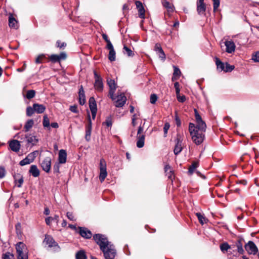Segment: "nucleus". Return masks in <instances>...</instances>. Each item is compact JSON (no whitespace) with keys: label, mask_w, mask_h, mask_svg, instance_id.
I'll use <instances>...</instances> for the list:
<instances>
[{"label":"nucleus","mask_w":259,"mask_h":259,"mask_svg":"<svg viewBox=\"0 0 259 259\" xmlns=\"http://www.w3.org/2000/svg\"><path fill=\"white\" fill-rule=\"evenodd\" d=\"M195 117L196 122V126L193 123H190L189 131L193 141L196 145H200L204 139V132H205L206 125L202 119L201 117L196 109H194Z\"/></svg>","instance_id":"nucleus-1"},{"label":"nucleus","mask_w":259,"mask_h":259,"mask_svg":"<svg viewBox=\"0 0 259 259\" xmlns=\"http://www.w3.org/2000/svg\"><path fill=\"white\" fill-rule=\"evenodd\" d=\"M93 239L99 246L105 259L114 258L116 255V251L114 246L104 235L96 234L93 236Z\"/></svg>","instance_id":"nucleus-2"},{"label":"nucleus","mask_w":259,"mask_h":259,"mask_svg":"<svg viewBox=\"0 0 259 259\" xmlns=\"http://www.w3.org/2000/svg\"><path fill=\"white\" fill-rule=\"evenodd\" d=\"M18 259H28L27 252L23 243L18 242L16 246Z\"/></svg>","instance_id":"nucleus-3"},{"label":"nucleus","mask_w":259,"mask_h":259,"mask_svg":"<svg viewBox=\"0 0 259 259\" xmlns=\"http://www.w3.org/2000/svg\"><path fill=\"white\" fill-rule=\"evenodd\" d=\"M94 78L95 79L94 87L95 90L99 92H102L103 90V79L101 76L99 75L96 71H94Z\"/></svg>","instance_id":"nucleus-4"},{"label":"nucleus","mask_w":259,"mask_h":259,"mask_svg":"<svg viewBox=\"0 0 259 259\" xmlns=\"http://www.w3.org/2000/svg\"><path fill=\"white\" fill-rule=\"evenodd\" d=\"M107 84L109 87V96L112 100H115L114 98V93L116 89V84L114 79L107 78Z\"/></svg>","instance_id":"nucleus-5"},{"label":"nucleus","mask_w":259,"mask_h":259,"mask_svg":"<svg viewBox=\"0 0 259 259\" xmlns=\"http://www.w3.org/2000/svg\"><path fill=\"white\" fill-rule=\"evenodd\" d=\"M115 100H112L115 102V106L116 107H122L124 105L126 101V98L123 93L118 95L116 97L114 96Z\"/></svg>","instance_id":"nucleus-6"},{"label":"nucleus","mask_w":259,"mask_h":259,"mask_svg":"<svg viewBox=\"0 0 259 259\" xmlns=\"http://www.w3.org/2000/svg\"><path fill=\"white\" fill-rule=\"evenodd\" d=\"M245 249L250 254H255L258 251L257 246L252 241H248V242L245 244Z\"/></svg>","instance_id":"nucleus-7"},{"label":"nucleus","mask_w":259,"mask_h":259,"mask_svg":"<svg viewBox=\"0 0 259 259\" xmlns=\"http://www.w3.org/2000/svg\"><path fill=\"white\" fill-rule=\"evenodd\" d=\"M89 107L92 113V118L95 119L97 111V104L94 97H91L89 99Z\"/></svg>","instance_id":"nucleus-8"},{"label":"nucleus","mask_w":259,"mask_h":259,"mask_svg":"<svg viewBox=\"0 0 259 259\" xmlns=\"http://www.w3.org/2000/svg\"><path fill=\"white\" fill-rule=\"evenodd\" d=\"M66 54L65 52H62L59 55H51L49 58L52 62L56 63L60 62L61 60H65L66 58Z\"/></svg>","instance_id":"nucleus-9"},{"label":"nucleus","mask_w":259,"mask_h":259,"mask_svg":"<svg viewBox=\"0 0 259 259\" xmlns=\"http://www.w3.org/2000/svg\"><path fill=\"white\" fill-rule=\"evenodd\" d=\"M51 166V158L50 157H46L41 163V166L42 169L47 172L50 170Z\"/></svg>","instance_id":"nucleus-10"},{"label":"nucleus","mask_w":259,"mask_h":259,"mask_svg":"<svg viewBox=\"0 0 259 259\" xmlns=\"http://www.w3.org/2000/svg\"><path fill=\"white\" fill-rule=\"evenodd\" d=\"M177 143L175 145L174 152L175 155L179 154L182 150V139L180 134H178L177 135Z\"/></svg>","instance_id":"nucleus-11"},{"label":"nucleus","mask_w":259,"mask_h":259,"mask_svg":"<svg viewBox=\"0 0 259 259\" xmlns=\"http://www.w3.org/2000/svg\"><path fill=\"white\" fill-rule=\"evenodd\" d=\"M79 233L80 235L84 238L90 239L92 237V233L91 231L87 228L79 227Z\"/></svg>","instance_id":"nucleus-12"},{"label":"nucleus","mask_w":259,"mask_h":259,"mask_svg":"<svg viewBox=\"0 0 259 259\" xmlns=\"http://www.w3.org/2000/svg\"><path fill=\"white\" fill-rule=\"evenodd\" d=\"M225 45L226 47V51L228 53L231 54L233 53L236 48L234 42L232 40H226L225 42Z\"/></svg>","instance_id":"nucleus-13"},{"label":"nucleus","mask_w":259,"mask_h":259,"mask_svg":"<svg viewBox=\"0 0 259 259\" xmlns=\"http://www.w3.org/2000/svg\"><path fill=\"white\" fill-rule=\"evenodd\" d=\"M92 122L90 116H89V123L85 127V139L87 141L89 142L91 140V136L92 133Z\"/></svg>","instance_id":"nucleus-14"},{"label":"nucleus","mask_w":259,"mask_h":259,"mask_svg":"<svg viewBox=\"0 0 259 259\" xmlns=\"http://www.w3.org/2000/svg\"><path fill=\"white\" fill-rule=\"evenodd\" d=\"M9 146L11 149L14 152H18L20 149V142L16 140H13L10 142Z\"/></svg>","instance_id":"nucleus-15"},{"label":"nucleus","mask_w":259,"mask_h":259,"mask_svg":"<svg viewBox=\"0 0 259 259\" xmlns=\"http://www.w3.org/2000/svg\"><path fill=\"white\" fill-rule=\"evenodd\" d=\"M136 5L138 10L139 17L142 19H144L145 11L144 7L143 6L142 3L140 1H136Z\"/></svg>","instance_id":"nucleus-16"},{"label":"nucleus","mask_w":259,"mask_h":259,"mask_svg":"<svg viewBox=\"0 0 259 259\" xmlns=\"http://www.w3.org/2000/svg\"><path fill=\"white\" fill-rule=\"evenodd\" d=\"M67 160V152L66 150L61 149L59 152L58 161L59 163L64 164Z\"/></svg>","instance_id":"nucleus-17"},{"label":"nucleus","mask_w":259,"mask_h":259,"mask_svg":"<svg viewBox=\"0 0 259 259\" xmlns=\"http://www.w3.org/2000/svg\"><path fill=\"white\" fill-rule=\"evenodd\" d=\"M154 51L158 54L159 57L162 60L165 59V55L159 44H156L154 48Z\"/></svg>","instance_id":"nucleus-18"},{"label":"nucleus","mask_w":259,"mask_h":259,"mask_svg":"<svg viewBox=\"0 0 259 259\" xmlns=\"http://www.w3.org/2000/svg\"><path fill=\"white\" fill-rule=\"evenodd\" d=\"M197 5V12L200 16H204L205 15L206 5L204 3H196Z\"/></svg>","instance_id":"nucleus-19"},{"label":"nucleus","mask_w":259,"mask_h":259,"mask_svg":"<svg viewBox=\"0 0 259 259\" xmlns=\"http://www.w3.org/2000/svg\"><path fill=\"white\" fill-rule=\"evenodd\" d=\"M44 242L49 245V247H55L58 245L53 238L50 235H46Z\"/></svg>","instance_id":"nucleus-20"},{"label":"nucleus","mask_w":259,"mask_h":259,"mask_svg":"<svg viewBox=\"0 0 259 259\" xmlns=\"http://www.w3.org/2000/svg\"><path fill=\"white\" fill-rule=\"evenodd\" d=\"M9 25L11 28L16 29L18 28V21L12 14H10L9 16Z\"/></svg>","instance_id":"nucleus-21"},{"label":"nucleus","mask_w":259,"mask_h":259,"mask_svg":"<svg viewBox=\"0 0 259 259\" xmlns=\"http://www.w3.org/2000/svg\"><path fill=\"white\" fill-rule=\"evenodd\" d=\"M106 48L109 50L108 59L111 62L114 61L115 60V51L114 49L113 45H111L108 47H106Z\"/></svg>","instance_id":"nucleus-22"},{"label":"nucleus","mask_w":259,"mask_h":259,"mask_svg":"<svg viewBox=\"0 0 259 259\" xmlns=\"http://www.w3.org/2000/svg\"><path fill=\"white\" fill-rule=\"evenodd\" d=\"M25 137L27 142L29 144H31L32 146L36 145L38 141L36 137L31 134H28L25 136Z\"/></svg>","instance_id":"nucleus-23"},{"label":"nucleus","mask_w":259,"mask_h":259,"mask_svg":"<svg viewBox=\"0 0 259 259\" xmlns=\"http://www.w3.org/2000/svg\"><path fill=\"white\" fill-rule=\"evenodd\" d=\"M221 250L224 253L228 252V255H230L232 253L230 251H228L231 248L230 245L227 242H224L220 244V246Z\"/></svg>","instance_id":"nucleus-24"},{"label":"nucleus","mask_w":259,"mask_h":259,"mask_svg":"<svg viewBox=\"0 0 259 259\" xmlns=\"http://www.w3.org/2000/svg\"><path fill=\"white\" fill-rule=\"evenodd\" d=\"M35 112L37 113H42L46 110V107L42 104L34 103L33 104Z\"/></svg>","instance_id":"nucleus-25"},{"label":"nucleus","mask_w":259,"mask_h":259,"mask_svg":"<svg viewBox=\"0 0 259 259\" xmlns=\"http://www.w3.org/2000/svg\"><path fill=\"white\" fill-rule=\"evenodd\" d=\"M79 102L81 105H84L85 103V95L82 87L79 91Z\"/></svg>","instance_id":"nucleus-26"},{"label":"nucleus","mask_w":259,"mask_h":259,"mask_svg":"<svg viewBox=\"0 0 259 259\" xmlns=\"http://www.w3.org/2000/svg\"><path fill=\"white\" fill-rule=\"evenodd\" d=\"M145 135H139L137 137V146L138 148H142L144 146Z\"/></svg>","instance_id":"nucleus-27"},{"label":"nucleus","mask_w":259,"mask_h":259,"mask_svg":"<svg viewBox=\"0 0 259 259\" xmlns=\"http://www.w3.org/2000/svg\"><path fill=\"white\" fill-rule=\"evenodd\" d=\"M29 172L34 177H37L39 175V171L37 166L35 165H32L29 169Z\"/></svg>","instance_id":"nucleus-28"},{"label":"nucleus","mask_w":259,"mask_h":259,"mask_svg":"<svg viewBox=\"0 0 259 259\" xmlns=\"http://www.w3.org/2000/svg\"><path fill=\"white\" fill-rule=\"evenodd\" d=\"M215 61L218 70H219V71H224L225 69V64L217 57L215 58Z\"/></svg>","instance_id":"nucleus-29"},{"label":"nucleus","mask_w":259,"mask_h":259,"mask_svg":"<svg viewBox=\"0 0 259 259\" xmlns=\"http://www.w3.org/2000/svg\"><path fill=\"white\" fill-rule=\"evenodd\" d=\"M15 182L17 185V187H21L22 184L23 183V178L20 175H15L14 176Z\"/></svg>","instance_id":"nucleus-30"},{"label":"nucleus","mask_w":259,"mask_h":259,"mask_svg":"<svg viewBox=\"0 0 259 259\" xmlns=\"http://www.w3.org/2000/svg\"><path fill=\"white\" fill-rule=\"evenodd\" d=\"M34 124V121L33 119H29L25 123L24 128L26 132H28L30 129L33 126Z\"/></svg>","instance_id":"nucleus-31"},{"label":"nucleus","mask_w":259,"mask_h":259,"mask_svg":"<svg viewBox=\"0 0 259 259\" xmlns=\"http://www.w3.org/2000/svg\"><path fill=\"white\" fill-rule=\"evenodd\" d=\"M174 70L173 73V76L172 78V80L177 79V77H179L181 74L180 70L177 67L174 66Z\"/></svg>","instance_id":"nucleus-32"},{"label":"nucleus","mask_w":259,"mask_h":259,"mask_svg":"<svg viewBox=\"0 0 259 259\" xmlns=\"http://www.w3.org/2000/svg\"><path fill=\"white\" fill-rule=\"evenodd\" d=\"M236 246L239 254H243L244 253V250L242 247V243L241 242V239L238 240L237 242L236 243Z\"/></svg>","instance_id":"nucleus-33"},{"label":"nucleus","mask_w":259,"mask_h":259,"mask_svg":"<svg viewBox=\"0 0 259 259\" xmlns=\"http://www.w3.org/2000/svg\"><path fill=\"white\" fill-rule=\"evenodd\" d=\"M76 259H87V256L83 250H80L76 253Z\"/></svg>","instance_id":"nucleus-34"},{"label":"nucleus","mask_w":259,"mask_h":259,"mask_svg":"<svg viewBox=\"0 0 259 259\" xmlns=\"http://www.w3.org/2000/svg\"><path fill=\"white\" fill-rule=\"evenodd\" d=\"M107 172L106 170H100L99 180L103 182L107 177Z\"/></svg>","instance_id":"nucleus-35"},{"label":"nucleus","mask_w":259,"mask_h":259,"mask_svg":"<svg viewBox=\"0 0 259 259\" xmlns=\"http://www.w3.org/2000/svg\"><path fill=\"white\" fill-rule=\"evenodd\" d=\"M35 91L33 90H28L26 94L25 95V97L28 99H32L35 97Z\"/></svg>","instance_id":"nucleus-36"},{"label":"nucleus","mask_w":259,"mask_h":259,"mask_svg":"<svg viewBox=\"0 0 259 259\" xmlns=\"http://www.w3.org/2000/svg\"><path fill=\"white\" fill-rule=\"evenodd\" d=\"M198 165V163L197 162H193L189 168L188 173L190 175H192L195 169L197 167Z\"/></svg>","instance_id":"nucleus-37"},{"label":"nucleus","mask_w":259,"mask_h":259,"mask_svg":"<svg viewBox=\"0 0 259 259\" xmlns=\"http://www.w3.org/2000/svg\"><path fill=\"white\" fill-rule=\"evenodd\" d=\"M123 50L124 53L127 54L128 57H132L134 55L133 51L125 46L123 47Z\"/></svg>","instance_id":"nucleus-38"},{"label":"nucleus","mask_w":259,"mask_h":259,"mask_svg":"<svg viewBox=\"0 0 259 259\" xmlns=\"http://www.w3.org/2000/svg\"><path fill=\"white\" fill-rule=\"evenodd\" d=\"M162 4L165 8H167L168 10V11L171 12L173 11V8L171 6V4L168 2L166 1V0H164L162 2Z\"/></svg>","instance_id":"nucleus-39"},{"label":"nucleus","mask_w":259,"mask_h":259,"mask_svg":"<svg viewBox=\"0 0 259 259\" xmlns=\"http://www.w3.org/2000/svg\"><path fill=\"white\" fill-rule=\"evenodd\" d=\"M42 124L45 127H50V126L49 119L46 115L44 116Z\"/></svg>","instance_id":"nucleus-40"},{"label":"nucleus","mask_w":259,"mask_h":259,"mask_svg":"<svg viewBox=\"0 0 259 259\" xmlns=\"http://www.w3.org/2000/svg\"><path fill=\"white\" fill-rule=\"evenodd\" d=\"M196 215L198 219L200 224H203L205 222V218L203 215H202L200 212L196 213Z\"/></svg>","instance_id":"nucleus-41"},{"label":"nucleus","mask_w":259,"mask_h":259,"mask_svg":"<svg viewBox=\"0 0 259 259\" xmlns=\"http://www.w3.org/2000/svg\"><path fill=\"white\" fill-rule=\"evenodd\" d=\"M235 68V67L234 65H231L228 63H226L225 65V69L224 71L225 72H231Z\"/></svg>","instance_id":"nucleus-42"},{"label":"nucleus","mask_w":259,"mask_h":259,"mask_svg":"<svg viewBox=\"0 0 259 259\" xmlns=\"http://www.w3.org/2000/svg\"><path fill=\"white\" fill-rule=\"evenodd\" d=\"M35 112L33 106H28L26 108V114L28 116H31Z\"/></svg>","instance_id":"nucleus-43"},{"label":"nucleus","mask_w":259,"mask_h":259,"mask_svg":"<svg viewBox=\"0 0 259 259\" xmlns=\"http://www.w3.org/2000/svg\"><path fill=\"white\" fill-rule=\"evenodd\" d=\"M100 170H106V162L103 158L100 159Z\"/></svg>","instance_id":"nucleus-44"},{"label":"nucleus","mask_w":259,"mask_h":259,"mask_svg":"<svg viewBox=\"0 0 259 259\" xmlns=\"http://www.w3.org/2000/svg\"><path fill=\"white\" fill-rule=\"evenodd\" d=\"M3 259H15V257L12 253L7 252L3 254Z\"/></svg>","instance_id":"nucleus-45"},{"label":"nucleus","mask_w":259,"mask_h":259,"mask_svg":"<svg viewBox=\"0 0 259 259\" xmlns=\"http://www.w3.org/2000/svg\"><path fill=\"white\" fill-rule=\"evenodd\" d=\"M102 36L103 39L107 42L106 47H108V46H110L111 45H112L111 42L108 39V36L106 34L103 33L102 34Z\"/></svg>","instance_id":"nucleus-46"},{"label":"nucleus","mask_w":259,"mask_h":259,"mask_svg":"<svg viewBox=\"0 0 259 259\" xmlns=\"http://www.w3.org/2000/svg\"><path fill=\"white\" fill-rule=\"evenodd\" d=\"M31 162L28 160V159L26 157L24 159L20 161L19 164L21 166H24L28 164H30Z\"/></svg>","instance_id":"nucleus-47"},{"label":"nucleus","mask_w":259,"mask_h":259,"mask_svg":"<svg viewBox=\"0 0 259 259\" xmlns=\"http://www.w3.org/2000/svg\"><path fill=\"white\" fill-rule=\"evenodd\" d=\"M213 5V11H215L219 8L220 4V0H212Z\"/></svg>","instance_id":"nucleus-48"},{"label":"nucleus","mask_w":259,"mask_h":259,"mask_svg":"<svg viewBox=\"0 0 259 259\" xmlns=\"http://www.w3.org/2000/svg\"><path fill=\"white\" fill-rule=\"evenodd\" d=\"M157 100V96L156 94H151L150 96V103L154 104Z\"/></svg>","instance_id":"nucleus-49"},{"label":"nucleus","mask_w":259,"mask_h":259,"mask_svg":"<svg viewBox=\"0 0 259 259\" xmlns=\"http://www.w3.org/2000/svg\"><path fill=\"white\" fill-rule=\"evenodd\" d=\"M177 95V98L178 99V101L179 102L183 103L186 101V98L184 95L180 96V94L178 95Z\"/></svg>","instance_id":"nucleus-50"},{"label":"nucleus","mask_w":259,"mask_h":259,"mask_svg":"<svg viewBox=\"0 0 259 259\" xmlns=\"http://www.w3.org/2000/svg\"><path fill=\"white\" fill-rule=\"evenodd\" d=\"M169 127H170L169 123L168 122H166L164 124V127H163L164 137L166 136V135L167 134V131L169 130Z\"/></svg>","instance_id":"nucleus-51"},{"label":"nucleus","mask_w":259,"mask_h":259,"mask_svg":"<svg viewBox=\"0 0 259 259\" xmlns=\"http://www.w3.org/2000/svg\"><path fill=\"white\" fill-rule=\"evenodd\" d=\"M57 47L60 49H64L66 46V44L65 42H61L60 41H57Z\"/></svg>","instance_id":"nucleus-52"},{"label":"nucleus","mask_w":259,"mask_h":259,"mask_svg":"<svg viewBox=\"0 0 259 259\" xmlns=\"http://www.w3.org/2000/svg\"><path fill=\"white\" fill-rule=\"evenodd\" d=\"M174 87L176 89V95H178L180 92V84L178 82H176L174 83Z\"/></svg>","instance_id":"nucleus-53"},{"label":"nucleus","mask_w":259,"mask_h":259,"mask_svg":"<svg viewBox=\"0 0 259 259\" xmlns=\"http://www.w3.org/2000/svg\"><path fill=\"white\" fill-rule=\"evenodd\" d=\"M252 60L254 62H259V52H257L255 54L252 56Z\"/></svg>","instance_id":"nucleus-54"},{"label":"nucleus","mask_w":259,"mask_h":259,"mask_svg":"<svg viewBox=\"0 0 259 259\" xmlns=\"http://www.w3.org/2000/svg\"><path fill=\"white\" fill-rule=\"evenodd\" d=\"M70 110L73 112V113H77L78 112V111L77 110V106L76 105H73V106H71L70 107V108H69Z\"/></svg>","instance_id":"nucleus-55"},{"label":"nucleus","mask_w":259,"mask_h":259,"mask_svg":"<svg viewBox=\"0 0 259 259\" xmlns=\"http://www.w3.org/2000/svg\"><path fill=\"white\" fill-rule=\"evenodd\" d=\"M26 157L28 159V160L30 161V162H32L34 159L35 158V156H33L32 153H29Z\"/></svg>","instance_id":"nucleus-56"},{"label":"nucleus","mask_w":259,"mask_h":259,"mask_svg":"<svg viewBox=\"0 0 259 259\" xmlns=\"http://www.w3.org/2000/svg\"><path fill=\"white\" fill-rule=\"evenodd\" d=\"M59 164L60 163H56L53 166V169L54 172L59 173Z\"/></svg>","instance_id":"nucleus-57"},{"label":"nucleus","mask_w":259,"mask_h":259,"mask_svg":"<svg viewBox=\"0 0 259 259\" xmlns=\"http://www.w3.org/2000/svg\"><path fill=\"white\" fill-rule=\"evenodd\" d=\"M5 176V169L3 167L0 166V178H3Z\"/></svg>","instance_id":"nucleus-58"},{"label":"nucleus","mask_w":259,"mask_h":259,"mask_svg":"<svg viewBox=\"0 0 259 259\" xmlns=\"http://www.w3.org/2000/svg\"><path fill=\"white\" fill-rule=\"evenodd\" d=\"M67 217L70 221H74V216L71 212H67L66 214Z\"/></svg>","instance_id":"nucleus-59"},{"label":"nucleus","mask_w":259,"mask_h":259,"mask_svg":"<svg viewBox=\"0 0 259 259\" xmlns=\"http://www.w3.org/2000/svg\"><path fill=\"white\" fill-rule=\"evenodd\" d=\"M165 174L168 179H172V176L173 175V172L171 170L168 171L167 172L165 173Z\"/></svg>","instance_id":"nucleus-60"},{"label":"nucleus","mask_w":259,"mask_h":259,"mask_svg":"<svg viewBox=\"0 0 259 259\" xmlns=\"http://www.w3.org/2000/svg\"><path fill=\"white\" fill-rule=\"evenodd\" d=\"M175 119H176V124L178 126H180L181 125V120L180 119V118H179V117L178 116H176V118H175Z\"/></svg>","instance_id":"nucleus-61"},{"label":"nucleus","mask_w":259,"mask_h":259,"mask_svg":"<svg viewBox=\"0 0 259 259\" xmlns=\"http://www.w3.org/2000/svg\"><path fill=\"white\" fill-rule=\"evenodd\" d=\"M44 57V55H39V56L37 57V58L35 59V63H41V61H40V59H41L42 58Z\"/></svg>","instance_id":"nucleus-62"},{"label":"nucleus","mask_w":259,"mask_h":259,"mask_svg":"<svg viewBox=\"0 0 259 259\" xmlns=\"http://www.w3.org/2000/svg\"><path fill=\"white\" fill-rule=\"evenodd\" d=\"M52 221V217H49L45 219L46 223L47 225H50L51 224V221Z\"/></svg>","instance_id":"nucleus-63"},{"label":"nucleus","mask_w":259,"mask_h":259,"mask_svg":"<svg viewBox=\"0 0 259 259\" xmlns=\"http://www.w3.org/2000/svg\"><path fill=\"white\" fill-rule=\"evenodd\" d=\"M50 126L53 128H57L59 127L58 124L57 122H52Z\"/></svg>","instance_id":"nucleus-64"}]
</instances>
